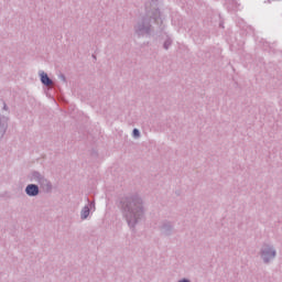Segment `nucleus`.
I'll return each mask as SVG.
<instances>
[{"mask_svg": "<svg viewBox=\"0 0 282 282\" xmlns=\"http://www.w3.org/2000/svg\"><path fill=\"white\" fill-rule=\"evenodd\" d=\"M262 257H263L265 263H268V261H270V259H274V257H276V252H274L272 250H269V251L264 250L262 252Z\"/></svg>", "mask_w": 282, "mask_h": 282, "instance_id": "2", "label": "nucleus"}, {"mask_svg": "<svg viewBox=\"0 0 282 282\" xmlns=\"http://www.w3.org/2000/svg\"><path fill=\"white\" fill-rule=\"evenodd\" d=\"M26 195L35 196L39 195V186L31 184L26 186Z\"/></svg>", "mask_w": 282, "mask_h": 282, "instance_id": "1", "label": "nucleus"}, {"mask_svg": "<svg viewBox=\"0 0 282 282\" xmlns=\"http://www.w3.org/2000/svg\"><path fill=\"white\" fill-rule=\"evenodd\" d=\"M41 80L43 85H46L47 87L52 85V79H50V77L45 73H41Z\"/></svg>", "mask_w": 282, "mask_h": 282, "instance_id": "3", "label": "nucleus"}, {"mask_svg": "<svg viewBox=\"0 0 282 282\" xmlns=\"http://www.w3.org/2000/svg\"><path fill=\"white\" fill-rule=\"evenodd\" d=\"M169 45H171L170 42H166V43L164 44L165 50H169Z\"/></svg>", "mask_w": 282, "mask_h": 282, "instance_id": "6", "label": "nucleus"}, {"mask_svg": "<svg viewBox=\"0 0 282 282\" xmlns=\"http://www.w3.org/2000/svg\"><path fill=\"white\" fill-rule=\"evenodd\" d=\"M87 217H89V207H84L82 209V219H87Z\"/></svg>", "mask_w": 282, "mask_h": 282, "instance_id": "4", "label": "nucleus"}, {"mask_svg": "<svg viewBox=\"0 0 282 282\" xmlns=\"http://www.w3.org/2000/svg\"><path fill=\"white\" fill-rule=\"evenodd\" d=\"M134 138H140V131L138 129L133 130Z\"/></svg>", "mask_w": 282, "mask_h": 282, "instance_id": "5", "label": "nucleus"}, {"mask_svg": "<svg viewBox=\"0 0 282 282\" xmlns=\"http://www.w3.org/2000/svg\"><path fill=\"white\" fill-rule=\"evenodd\" d=\"M128 224L131 225V220H128Z\"/></svg>", "mask_w": 282, "mask_h": 282, "instance_id": "7", "label": "nucleus"}]
</instances>
